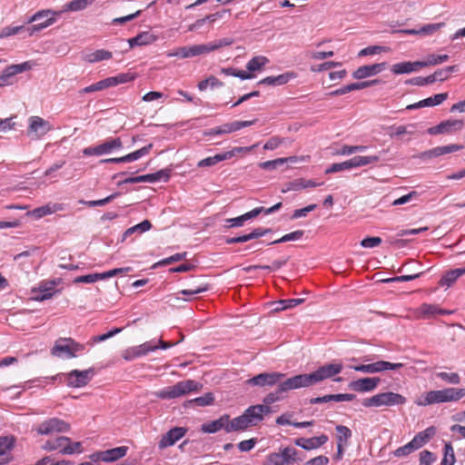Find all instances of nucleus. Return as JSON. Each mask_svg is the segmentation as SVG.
<instances>
[{
    "instance_id": "12",
    "label": "nucleus",
    "mask_w": 465,
    "mask_h": 465,
    "mask_svg": "<svg viewBox=\"0 0 465 465\" xmlns=\"http://www.w3.org/2000/svg\"><path fill=\"white\" fill-rule=\"evenodd\" d=\"M158 349L155 340L145 341L138 346L127 348L122 353V357L128 361H134L136 358L147 355L149 352L154 351Z\"/></svg>"
},
{
    "instance_id": "29",
    "label": "nucleus",
    "mask_w": 465,
    "mask_h": 465,
    "mask_svg": "<svg viewBox=\"0 0 465 465\" xmlns=\"http://www.w3.org/2000/svg\"><path fill=\"white\" fill-rule=\"evenodd\" d=\"M320 185H322V183H315L312 180L299 178L288 183L286 189H282V193H286L288 191H300L302 189L312 188Z\"/></svg>"
},
{
    "instance_id": "48",
    "label": "nucleus",
    "mask_w": 465,
    "mask_h": 465,
    "mask_svg": "<svg viewBox=\"0 0 465 465\" xmlns=\"http://www.w3.org/2000/svg\"><path fill=\"white\" fill-rule=\"evenodd\" d=\"M93 3V0H73L65 5L64 11H81Z\"/></svg>"
},
{
    "instance_id": "14",
    "label": "nucleus",
    "mask_w": 465,
    "mask_h": 465,
    "mask_svg": "<svg viewBox=\"0 0 465 465\" xmlns=\"http://www.w3.org/2000/svg\"><path fill=\"white\" fill-rule=\"evenodd\" d=\"M35 65L33 61H26L18 64H12L7 66L0 74V85L5 86L12 84L10 79L23 72L31 70Z\"/></svg>"
},
{
    "instance_id": "5",
    "label": "nucleus",
    "mask_w": 465,
    "mask_h": 465,
    "mask_svg": "<svg viewBox=\"0 0 465 465\" xmlns=\"http://www.w3.org/2000/svg\"><path fill=\"white\" fill-rule=\"evenodd\" d=\"M407 401L406 398L401 394L387 391L378 393L370 398H366L362 401L364 407H381V406H396L403 405Z\"/></svg>"
},
{
    "instance_id": "26",
    "label": "nucleus",
    "mask_w": 465,
    "mask_h": 465,
    "mask_svg": "<svg viewBox=\"0 0 465 465\" xmlns=\"http://www.w3.org/2000/svg\"><path fill=\"white\" fill-rule=\"evenodd\" d=\"M229 418L230 416L228 414H224L215 420L203 423L201 427V430L204 433H215L221 430H224L226 431Z\"/></svg>"
},
{
    "instance_id": "59",
    "label": "nucleus",
    "mask_w": 465,
    "mask_h": 465,
    "mask_svg": "<svg viewBox=\"0 0 465 465\" xmlns=\"http://www.w3.org/2000/svg\"><path fill=\"white\" fill-rule=\"evenodd\" d=\"M455 463L454 450L450 443H447L444 447V457L441 465H453Z\"/></svg>"
},
{
    "instance_id": "9",
    "label": "nucleus",
    "mask_w": 465,
    "mask_h": 465,
    "mask_svg": "<svg viewBox=\"0 0 465 465\" xmlns=\"http://www.w3.org/2000/svg\"><path fill=\"white\" fill-rule=\"evenodd\" d=\"M255 122H256V120H252V121H235V122H232V123H226V124H222L220 126H216V127H213V128H211V129H208V130H204L203 134L204 136H214V135L228 134H232V133H234L236 131H239L242 128L249 127V126L254 124Z\"/></svg>"
},
{
    "instance_id": "25",
    "label": "nucleus",
    "mask_w": 465,
    "mask_h": 465,
    "mask_svg": "<svg viewBox=\"0 0 465 465\" xmlns=\"http://www.w3.org/2000/svg\"><path fill=\"white\" fill-rule=\"evenodd\" d=\"M356 398L355 394L351 393H340V394H329L322 397H316L310 399V404H321L330 401H351Z\"/></svg>"
},
{
    "instance_id": "36",
    "label": "nucleus",
    "mask_w": 465,
    "mask_h": 465,
    "mask_svg": "<svg viewBox=\"0 0 465 465\" xmlns=\"http://www.w3.org/2000/svg\"><path fill=\"white\" fill-rule=\"evenodd\" d=\"M55 282H42L39 285L40 293L35 297V300L43 302L52 298L54 293Z\"/></svg>"
},
{
    "instance_id": "8",
    "label": "nucleus",
    "mask_w": 465,
    "mask_h": 465,
    "mask_svg": "<svg viewBox=\"0 0 465 465\" xmlns=\"http://www.w3.org/2000/svg\"><path fill=\"white\" fill-rule=\"evenodd\" d=\"M35 430L39 435L48 436L54 433L69 431L70 424L64 420L54 417L42 421Z\"/></svg>"
},
{
    "instance_id": "31",
    "label": "nucleus",
    "mask_w": 465,
    "mask_h": 465,
    "mask_svg": "<svg viewBox=\"0 0 465 465\" xmlns=\"http://www.w3.org/2000/svg\"><path fill=\"white\" fill-rule=\"evenodd\" d=\"M463 149V145L459 144H448L444 146H438L431 150H429L423 153L426 157H437L447 153H451Z\"/></svg>"
},
{
    "instance_id": "13",
    "label": "nucleus",
    "mask_w": 465,
    "mask_h": 465,
    "mask_svg": "<svg viewBox=\"0 0 465 465\" xmlns=\"http://www.w3.org/2000/svg\"><path fill=\"white\" fill-rule=\"evenodd\" d=\"M284 377L285 374L280 372H262L247 380L246 383L251 386L272 387L276 384L280 385Z\"/></svg>"
},
{
    "instance_id": "60",
    "label": "nucleus",
    "mask_w": 465,
    "mask_h": 465,
    "mask_svg": "<svg viewBox=\"0 0 465 465\" xmlns=\"http://www.w3.org/2000/svg\"><path fill=\"white\" fill-rule=\"evenodd\" d=\"M232 42L233 41L231 38H223V39L215 41L213 43L205 44V45L208 49L207 53H211V52L215 51L223 46L231 45L232 44Z\"/></svg>"
},
{
    "instance_id": "52",
    "label": "nucleus",
    "mask_w": 465,
    "mask_h": 465,
    "mask_svg": "<svg viewBox=\"0 0 465 465\" xmlns=\"http://www.w3.org/2000/svg\"><path fill=\"white\" fill-rule=\"evenodd\" d=\"M352 168H353V166H352L351 159H349L342 163H332L330 167H328L325 170V173H339V172H342V171H346V170H351Z\"/></svg>"
},
{
    "instance_id": "49",
    "label": "nucleus",
    "mask_w": 465,
    "mask_h": 465,
    "mask_svg": "<svg viewBox=\"0 0 465 465\" xmlns=\"http://www.w3.org/2000/svg\"><path fill=\"white\" fill-rule=\"evenodd\" d=\"M226 160V154L223 153H217L214 156H210L207 158H204L198 162L197 166L198 167H210L217 164L218 163L222 161Z\"/></svg>"
},
{
    "instance_id": "28",
    "label": "nucleus",
    "mask_w": 465,
    "mask_h": 465,
    "mask_svg": "<svg viewBox=\"0 0 465 465\" xmlns=\"http://www.w3.org/2000/svg\"><path fill=\"white\" fill-rule=\"evenodd\" d=\"M249 427L252 426L243 412L242 415L234 418L232 420H230V418L228 419V427H226V432L229 433L232 431L245 430Z\"/></svg>"
},
{
    "instance_id": "54",
    "label": "nucleus",
    "mask_w": 465,
    "mask_h": 465,
    "mask_svg": "<svg viewBox=\"0 0 465 465\" xmlns=\"http://www.w3.org/2000/svg\"><path fill=\"white\" fill-rule=\"evenodd\" d=\"M351 159L353 168L364 166L379 161V157L376 155L372 156H354Z\"/></svg>"
},
{
    "instance_id": "33",
    "label": "nucleus",
    "mask_w": 465,
    "mask_h": 465,
    "mask_svg": "<svg viewBox=\"0 0 465 465\" xmlns=\"http://www.w3.org/2000/svg\"><path fill=\"white\" fill-rule=\"evenodd\" d=\"M14 447V439L9 437H0V465H4L10 460L9 454Z\"/></svg>"
},
{
    "instance_id": "10",
    "label": "nucleus",
    "mask_w": 465,
    "mask_h": 465,
    "mask_svg": "<svg viewBox=\"0 0 465 465\" xmlns=\"http://www.w3.org/2000/svg\"><path fill=\"white\" fill-rule=\"evenodd\" d=\"M403 366L404 364L401 362L392 363L386 361H378L373 363L352 366L351 368L356 371L363 373H377L389 370L397 371L401 369Z\"/></svg>"
},
{
    "instance_id": "44",
    "label": "nucleus",
    "mask_w": 465,
    "mask_h": 465,
    "mask_svg": "<svg viewBox=\"0 0 465 465\" xmlns=\"http://www.w3.org/2000/svg\"><path fill=\"white\" fill-rule=\"evenodd\" d=\"M151 227H152L151 222L148 220H143L142 223L127 229L124 232V233L123 234L122 241H124L127 237H129L130 235H132L134 232L142 233L144 232H147L151 229Z\"/></svg>"
},
{
    "instance_id": "15",
    "label": "nucleus",
    "mask_w": 465,
    "mask_h": 465,
    "mask_svg": "<svg viewBox=\"0 0 465 465\" xmlns=\"http://www.w3.org/2000/svg\"><path fill=\"white\" fill-rule=\"evenodd\" d=\"M205 44L186 45L167 53L168 57L191 58L208 54Z\"/></svg>"
},
{
    "instance_id": "39",
    "label": "nucleus",
    "mask_w": 465,
    "mask_h": 465,
    "mask_svg": "<svg viewBox=\"0 0 465 465\" xmlns=\"http://www.w3.org/2000/svg\"><path fill=\"white\" fill-rule=\"evenodd\" d=\"M99 147L102 155L108 154L116 149H121L123 147V143L120 138H114L99 144Z\"/></svg>"
},
{
    "instance_id": "42",
    "label": "nucleus",
    "mask_w": 465,
    "mask_h": 465,
    "mask_svg": "<svg viewBox=\"0 0 465 465\" xmlns=\"http://www.w3.org/2000/svg\"><path fill=\"white\" fill-rule=\"evenodd\" d=\"M113 54L110 51L99 49L93 53L86 54L85 61L88 63H97L103 60L111 59Z\"/></svg>"
},
{
    "instance_id": "50",
    "label": "nucleus",
    "mask_w": 465,
    "mask_h": 465,
    "mask_svg": "<svg viewBox=\"0 0 465 465\" xmlns=\"http://www.w3.org/2000/svg\"><path fill=\"white\" fill-rule=\"evenodd\" d=\"M304 302V299H287V300H281L276 302L277 306L274 308V311H283L289 308H293L299 304H302Z\"/></svg>"
},
{
    "instance_id": "18",
    "label": "nucleus",
    "mask_w": 465,
    "mask_h": 465,
    "mask_svg": "<svg viewBox=\"0 0 465 465\" xmlns=\"http://www.w3.org/2000/svg\"><path fill=\"white\" fill-rule=\"evenodd\" d=\"M380 382L379 377H366L350 382L349 388L358 392H369L374 391Z\"/></svg>"
},
{
    "instance_id": "63",
    "label": "nucleus",
    "mask_w": 465,
    "mask_h": 465,
    "mask_svg": "<svg viewBox=\"0 0 465 465\" xmlns=\"http://www.w3.org/2000/svg\"><path fill=\"white\" fill-rule=\"evenodd\" d=\"M256 442H257V440L255 438H252V439L246 440H242L241 442L238 443V449L242 452L250 451L251 450H252L254 448V446L256 445Z\"/></svg>"
},
{
    "instance_id": "41",
    "label": "nucleus",
    "mask_w": 465,
    "mask_h": 465,
    "mask_svg": "<svg viewBox=\"0 0 465 465\" xmlns=\"http://www.w3.org/2000/svg\"><path fill=\"white\" fill-rule=\"evenodd\" d=\"M152 148H153V144L150 143L146 146L142 147L139 150H136V151H134L131 153H128L124 156H122L121 157L122 163H130V162L136 161V160L140 159L141 157L148 154Z\"/></svg>"
},
{
    "instance_id": "47",
    "label": "nucleus",
    "mask_w": 465,
    "mask_h": 465,
    "mask_svg": "<svg viewBox=\"0 0 465 465\" xmlns=\"http://www.w3.org/2000/svg\"><path fill=\"white\" fill-rule=\"evenodd\" d=\"M84 449L82 443L79 441L72 442L69 438V441H65L64 447L61 449L62 454L71 455L74 453H82Z\"/></svg>"
},
{
    "instance_id": "6",
    "label": "nucleus",
    "mask_w": 465,
    "mask_h": 465,
    "mask_svg": "<svg viewBox=\"0 0 465 465\" xmlns=\"http://www.w3.org/2000/svg\"><path fill=\"white\" fill-rule=\"evenodd\" d=\"M84 348V345L71 338H60L51 349V354L58 358L71 359L75 357L76 352L83 351Z\"/></svg>"
},
{
    "instance_id": "37",
    "label": "nucleus",
    "mask_w": 465,
    "mask_h": 465,
    "mask_svg": "<svg viewBox=\"0 0 465 465\" xmlns=\"http://www.w3.org/2000/svg\"><path fill=\"white\" fill-rule=\"evenodd\" d=\"M65 441H69V438L65 436H60L55 440H46L45 443L42 446V449L48 451L59 450L61 453V449L64 447Z\"/></svg>"
},
{
    "instance_id": "34",
    "label": "nucleus",
    "mask_w": 465,
    "mask_h": 465,
    "mask_svg": "<svg viewBox=\"0 0 465 465\" xmlns=\"http://www.w3.org/2000/svg\"><path fill=\"white\" fill-rule=\"evenodd\" d=\"M293 77L292 73H285L276 76H268L262 79L258 84H267V85H282L287 84Z\"/></svg>"
},
{
    "instance_id": "57",
    "label": "nucleus",
    "mask_w": 465,
    "mask_h": 465,
    "mask_svg": "<svg viewBox=\"0 0 465 465\" xmlns=\"http://www.w3.org/2000/svg\"><path fill=\"white\" fill-rule=\"evenodd\" d=\"M282 451L283 453L287 464L302 460V458L299 456V451L294 448L286 447L282 449Z\"/></svg>"
},
{
    "instance_id": "22",
    "label": "nucleus",
    "mask_w": 465,
    "mask_h": 465,
    "mask_svg": "<svg viewBox=\"0 0 465 465\" xmlns=\"http://www.w3.org/2000/svg\"><path fill=\"white\" fill-rule=\"evenodd\" d=\"M271 411L272 409L270 406L257 404L247 408L244 411V413L250 420L251 425L253 427L261 422L263 420V417Z\"/></svg>"
},
{
    "instance_id": "23",
    "label": "nucleus",
    "mask_w": 465,
    "mask_h": 465,
    "mask_svg": "<svg viewBox=\"0 0 465 465\" xmlns=\"http://www.w3.org/2000/svg\"><path fill=\"white\" fill-rule=\"evenodd\" d=\"M448 98V93L437 94L433 96L420 100L406 106V110H415L423 107L436 106L441 104Z\"/></svg>"
},
{
    "instance_id": "51",
    "label": "nucleus",
    "mask_w": 465,
    "mask_h": 465,
    "mask_svg": "<svg viewBox=\"0 0 465 465\" xmlns=\"http://www.w3.org/2000/svg\"><path fill=\"white\" fill-rule=\"evenodd\" d=\"M286 460L283 456V453L282 451H281V453H277V452H272V453H270L264 462L262 463V465H286Z\"/></svg>"
},
{
    "instance_id": "56",
    "label": "nucleus",
    "mask_w": 465,
    "mask_h": 465,
    "mask_svg": "<svg viewBox=\"0 0 465 465\" xmlns=\"http://www.w3.org/2000/svg\"><path fill=\"white\" fill-rule=\"evenodd\" d=\"M213 401H214V397H213V393L208 392L201 397H197L193 400L189 401L188 404H194L197 406L204 407V406L212 405Z\"/></svg>"
},
{
    "instance_id": "30",
    "label": "nucleus",
    "mask_w": 465,
    "mask_h": 465,
    "mask_svg": "<svg viewBox=\"0 0 465 465\" xmlns=\"http://www.w3.org/2000/svg\"><path fill=\"white\" fill-rule=\"evenodd\" d=\"M157 40V36L152 34L151 32H142L138 34L136 36L130 38L128 40L129 45L131 47L140 46V45H147L154 43Z\"/></svg>"
},
{
    "instance_id": "4",
    "label": "nucleus",
    "mask_w": 465,
    "mask_h": 465,
    "mask_svg": "<svg viewBox=\"0 0 465 465\" xmlns=\"http://www.w3.org/2000/svg\"><path fill=\"white\" fill-rule=\"evenodd\" d=\"M64 11L54 12L52 10L46 9L35 13L28 20V23L35 24L26 27V35L32 36L35 33L50 26L56 21V16L60 15Z\"/></svg>"
},
{
    "instance_id": "38",
    "label": "nucleus",
    "mask_w": 465,
    "mask_h": 465,
    "mask_svg": "<svg viewBox=\"0 0 465 465\" xmlns=\"http://www.w3.org/2000/svg\"><path fill=\"white\" fill-rule=\"evenodd\" d=\"M296 157H286V158H277L275 160L262 162L259 164V166L263 170H274L279 166L282 165L284 163H294L296 162Z\"/></svg>"
},
{
    "instance_id": "27",
    "label": "nucleus",
    "mask_w": 465,
    "mask_h": 465,
    "mask_svg": "<svg viewBox=\"0 0 465 465\" xmlns=\"http://www.w3.org/2000/svg\"><path fill=\"white\" fill-rule=\"evenodd\" d=\"M420 68H422L420 61L401 62V63L394 64L391 66V72L394 74H410L412 72H416Z\"/></svg>"
},
{
    "instance_id": "2",
    "label": "nucleus",
    "mask_w": 465,
    "mask_h": 465,
    "mask_svg": "<svg viewBox=\"0 0 465 465\" xmlns=\"http://www.w3.org/2000/svg\"><path fill=\"white\" fill-rule=\"evenodd\" d=\"M465 397V388L449 387L438 391H430L415 400L417 406L425 407L433 404L458 401Z\"/></svg>"
},
{
    "instance_id": "58",
    "label": "nucleus",
    "mask_w": 465,
    "mask_h": 465,
    "mask_svg": "<svg viewBox=\"0 0 465 465\" xmlns=\"http://www.w3.org/2000/svg\"><path fill=\"white\" fill-rule=\"evenodd\" d=\"M445 25V23L428 24L419 29L420 35H432Z\"/></svg>"
},
{
    "instance_id": "35",
    "label": "nucleus",
    "mask_w": 465,
    "mask_h": 465,
    "mask_svg": "<svg viewBox=\"0 0 465 465\" xmlns=\"http://www.w3.org/2000/svg\"><path fill=\"white\" fill-rule=\"evenodd\" d=\"M128 447L121 446L114 449H110L103 451L104 461L112 462L115 461L123 457H124L127 453Z\"/></svg>"
},
{
    "instance_id": "61",
    "label": "nucleus",
    "mask_w": 465,
    "mask_h": 465,
    "mask_svg": "<svg viewBox=\"0 0 465 465\" xmlns=\"http://www.w3.org/2000/svg\"><path fill=\"white\" fill-rule=\"evenodd\" d=\"M35 465H74V462L65 460L54 461L50 456H45L37 460Z\"/></svg>"
},
{
    "instance_id": "17",
    "label": "nucleus",
    "mask_w": 465,
    "mask_h": 465,
    "mask_svg": "<svg viewBox=\"0 0 465 465\" xmlns=\"http://www.w3.org/2000/svg\"><path fill=\"white\" fill-rule=\"evenodd\" d=\"M187 429L183 427H174L169 430L165 434L162 436L160 441L158 442L159 449L163 450L174 445L185 435Z\"/></svg>"
},
{
    "instance_id": "40",
    "label": "nucleus",
    "mask_w": 465,
    "mask_h": 465,
    "mask_svg": "<svg viewBox=\"0 0 465 465\" xmlns=\"http://www.w3.org/2000/svg\"><path fill=\"white\" fill-rule=\"evenodd\" d=\"M62 210L61 204H46L33 210L32 213L36 218H42L45 215L52 214L56 211Z\"/></svg>"
},
{
    "instance_id": "16",
    "label": "nucleus",
    "mask_w": 465,
    "mask_h": 465,
    "mask_svg": "<svg viewBox=\"0 0 465 465\" xmlns=\"http://www.w3.org/2000/svg\"><path fill=\"white\" fill-rule=\"evenodd\" d=\"M94 375L93 369L78 371L74 370L66 375V382L69 387L80 388L85 386Z\"/></svg>"
},
{
    "instance_id": "53",
    "label": "nucleus",
    "mask_w": 465,
    "mask_h": 465,
    "mask_svg": "<svg viewBox=\"0 0 465 465\" xmlns=\"http://www.w3.org/2000/svg\"><path fill=\"white\" fill-rule=\"evenodd\" d=\"M436 376L449 384L457 385L460 383V377L456 372L440 371L437 372Z\"/></svg>"
},
{
    "instance_id": "20",
    "label": "nucleus",
    "mask_w": 465,
    "mask_h": 465,
    "mask_svg": "<svg viewBox=\"0 0 465 465\" xmlns=\"http://www.w3.org/2000/svg\"><path fill=\"white\" fill-rule=\"evenodd\" d=\"M387 68V63H378L360 66L352 73V77L361 80L367 77L374 76Z\"/></svg>"
},
{
    "instance_id": "21",
    "label": "nucleus",
    "mask_w": 465,
    "mask_h": 465,
    "mask_svg": "<svg viewBox=\"0 0 465 465\" xmlns=\"http://www.w3.org/2000/svg\"><path fill=\"white\" fill-rule=\"evenodd\" d=\"M464 126L462 120H447L442 121L438 125L428 129V134L431 135L452 133L455 131L461 130Z\"/></svg>"
},
{
    "instance_id": "3",
    "label": "nucleus",
    "mask_w": 465,
    "mask_h": 465,
    "mask_svg": "<svg viewBox=\"0 0 465 465\" xmlns=\"http://www.w3.org/2000/svg\"><path fill=\"white\" fill-rule=\"evenodd\" d=\"M202 388L203 385L200 382L193 380H185L155 391L154 395L159 399L171 400L184 396L190 392L199 391Z\"/></svg>"
},
{
    "instance_id": "7",
    "label": "nucleus",
    "mask_w": 465,
    "mask_h": 465,
    "mask_svg": "<svg viewBox=\"0 0 465 465\" xmlns=\"http://www.w3.org/2000/svg\"><path fill=\"white\" fill-rule=\"evenodd\" d=\"M433 433V429L429 428L423 431L419 432L414 438L405 444L395 450L394 456L396 457H405L413 452L414 450L421 448L430 439V435Z\"/></svg>"
},
{
    "instance_id": "11",
    "label": "nucleus",
    "mask_w": 465,
    "mask_h": 465,
    "mask_svg": "<svg viewBox=\"0 0 465 465\" xmlns=\"http://www.w3.org/2000/svg\"><path fill=\"white\" fill-rule=\"evenodd\" d=\"M53 129V125L47 120L40 116H31L29 118V126L27 135L33 139H40Z\"/></svg>"
},
{
    "instance_id": "43",
    "label": "nucleus",
    "mask_w": 465,
    "mask_h": 465,
    "mask_svg": "<svg viewBox=\"0 0 465 465\" xmlns=\"http://www.w3.org/2000/svg\"><path fill=\"white\" fill-rule=\"evenodd\" d=\"M335 430L337 431V445L341 444V446H346L351 437V429L344 425H337Z\"/></svg>"
},
{
    "instance_id": "46",
    "label": "nucleus",
    "mask_w": 465,
    "mask_h": 465,
    "mask_svg": "<svg viewBox=\"0 0 465 465\" xmlns=\"http://www.w3.org/2000/svg\"><path fill=\"white\" fill-rule=\"evenodd\" d=\"M449 58L450 57L448 54H429L424 61H420L421 66L426 67V66L440 64L448 61Z\"/></svg>"
},
{
    "instance_id": "64",
    "label": "nucleus",
    "mask_w": 465,
    "mask_h": 465,
    "mask_svg": "<svg viewBox=\"0 0 465 465\" xmlns=\"http://www.w3.org/2000/svg\"><path fill=\"white\" fill-rule=\"evenodd\" d=\"M435 460V457L432 452L429 450H422L420 453V465H431Z\"/></svg>"
},
{
    "instance_id": "24",
    "label": "nucleus",
    "mask_w": 465,
    "mask_h": 465,
    "mask_svg": "<svg viewBox=\"0 0 465 465\" xmlns=\"http://www.w3.org/2000/svg\"><path fill=\"white\" fill-rule=\"evenodd\" d=\"M329 438L325 434H322L317 437H312L309 439L306 438H299L295 440V444L303 450H311L313 449H317L322 445H324L328 441Z\"/></svg>"
},
{
    "instance_id": "45",
    "label": "nucleus",
    "mask_w": 465,
    "mask_h": 465,
    "mask_svg": "<svg viewBox=\"0 0 465 465\" xmlns=\"http://www.w3.org/2000/svg\"><path fill=\"white\" fill-rule=\"evenodd\" d=\"M268 58L262 55L252 57L246 64V68L249 72H255L261 70L267 63Z\"/></svg>"
},
{
    "instance_id": "55",
    "label": "nucleus",
    "mask_w": 465,
    "mask_h": 465,
    "mask_svg": "<svg viewBox=\"0 0 465 465\" xmlns=\"http://www.w3.org/2000/svg\"><path fill=\"white\" fill-rule=\"evenodd\" d=\"M303 234H304V232L302 230L294 231V232H292L290 233L283 235L280 239L272 241V242H270L268 244L272 245V244H277V243H282V242H287L290 241H298L303 236Z\"/></svg>"
},
{
    "instance_id": "1",
    "label": "nucleus",
    "mask_w": 465,
    "mask_h": 465,
    "mask_svg": "<svg viewBox=\"0 0 465 465\" xmlns=\"http://www.w3.org/2000/svg\"><path fill=\"white\" fill-rule=\"evenodd\" d=\"M343 366L341 363H327L311 373L298 374L286 379L280 383L279 390L288 391L301 388H307L318 384L324 380L334 377L341 372Z\"/></svg>"
},
{
    "instance_id": "32",
    "label": "nucleus",
    "mask_w": 465,
    "mask_h": 465,
    "mask_svg": "<svg viewBox=\"0 0 465 465\" xmlns=\"http://www.w3.org/2000/svg\"><path fill=\"white\" fill-rule=\"evenodd\" d=\"M465 274V266L446 272L440 280L441 286L450 287L460 276Z\"/></svg>"
},
{
    "instance_id": "62",
    "label": "nucleus",
    "mask_w": 465,
    "mask_h": 465,
    "mask_svg": "<svg viewBox=\"0 0 465 465\" xmlns=\"http://www.w3.org/2000/svg\"><path fill=\"white\" fill-rule=\"evenodd\" d=\"M100 278L101 277L99 276V273H91V274L81 275V276L76 277L74 280V282H75V283H93L97 281H100Z\"/></svg>"
},
{
    "instance_id": "19",
    "label": "nucleus",
    "mask_w": 465,
    "mask_h": 465,
    "mask_svg": "<svg viewBox=\"0 0 465 465\" xmlns=\"http://www.w3.org/2000/svg\"><path fill=\"white\" fill-rule=\"evenodd\" d=\"M381 83H382V81L380 79H373V80L351 83V84H346L339 89L330 92L328 94V95H330V96L343 95L347 93L368 88V87L379 84Z\"/></svg>"
}]
</instances>
